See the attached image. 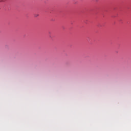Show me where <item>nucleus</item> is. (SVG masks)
<instances>
[{"label":"nucleus","instance_id":"obj_1","mask_svg":"<svg viewBox=\"0 0 131 131\" xmlns=\"http://www.w3.org/2000/svg\"><path fill=\"white\" fill-rule=\"evenodd\" d=\"M38 16V14H35V17H37Z\"/></svg>","mask_w":131,"mask_h":131}]
</instances>
